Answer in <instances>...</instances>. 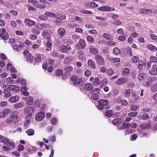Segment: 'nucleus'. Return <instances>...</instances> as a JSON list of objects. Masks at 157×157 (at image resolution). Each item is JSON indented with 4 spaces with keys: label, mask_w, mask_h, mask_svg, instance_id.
<instances>
[{
    "label": "nucleus",
    "mask_w": 157,
    "mask_h": 157,
    "mask_svg": "<svg viewBox=\"0 0 157 157\" xmlns=\"http://www.w3.org/2000/svg\"><path fill=\"white\" fill-rule=\"evenodd\" d=\"M109 101L107 100L102 99L99 100L98 101V105L97 106L99 110H101L105 109H108L109 108V107L108 105L109 104Z\"/></svg>",
    "instance_id": "1"
},
{
    "label": "nucleus",
    "mask_w": 157,
    "mask_h": 157,
    "mask_svg": "<svg viewBox=\"0 0 157 157\" xmlns=\"http://www.w3.org/2000/svg\"><path fill=\"white\" fill-rule=\"evenodd\" d=\"M71 80L75 86L80 87L83 86L84 83L82 78H79L75 75L72 76Z\"/></svg>",
    "instance_id": "2"
},
{
    "label": "nucleus",
    "mask_w": 157,
    "mask_h": 157,
    "mask_svg": "<svg viewBox=\"0 0 157 157\" xmlns=\"http://www.w3.org/2000/svg\"><path fill=\"white\" fill-rule=\"evenodd\" d=\"M95 60L97 63L100 66H103L105 64L104 59L100 55H96L95 56Z\"/></svg>",
    "instance_id": "3"
},
{
    "label": "nucleus",
    "mask_w": 157,
    "mask_h": 157,
    "mask_svg": "<svg viewBox=\"0 0 157 157\" xmlns=\"http://www.w3.org/2000/svg\"><path fill=\"white\" fill-rule=\"evenodd\" d=\"M86 45L85 41L82 39H80L79 40V43L76 45V47L79 49H83L85 48Z\"/></svg>",
    "instance_id": "4"
},
{
    "label": "nucleus",
    "mask_w": 157,
    "mask_h": 157,
    "mask_svg": "<svg viewBox=\"0 0 157 157\" xmlns=\"http://www.w3.org/2000/svg\"><path fill=\"white\" fill-rule=\"evenodd\" d=\"M45 116V114L44 112H40L36 115L35 119L37 121H41L43 120Z\"/></svg>",
    "instance_id": "5"
},
{
    "label": "nucleus",
    "mask_w": 157,
    "mask_h": 157,
    "mask_svg": "<svg viewBox=\"0 0 157 157\" xmlns=\"http://www.w3.org/2000/svg\"><path fill=\"white\" fill-rule=\"evenodd\" d=\"M2 88L5 90H3V93L5 94L3 97L4 98H8L11 96V91L8 89H6V86L4 85Z\"/></svg>",
    "instance_id": "6"
},
{
    "label": "nucleus",
    "mask_w": 157,
    "mask_h": 157,
    "mask_svg": "<svg viewBox=\"0 0 157 157\" xmlns=\"http://www.w3.org/2000/svg\"><path fill=\"white\" fill-rule=\"evenodd\" d=\"M149 73L151 75H157V65H153L152 70L149 71Z\"/></svg>",
    "instance_id": "7"
},
{
    "label": "nucleus",
    "mask_w": 157,
    "mask_h": 157,
    "mask_svg": "<svg viewBox=\"0 0 157 157\" xmlns=\"http://www.w3.org/2000/svg\"><path fill=\"white\" fill-rule=\"evenodd\" d=\"M127 82L128 80L126 78H121L116 81V84L117 85H120L125 83Z\"/></svg>",
    "instance_id": "8"
},
{
    "label": "nucleus",
    "mask_w": 157,
    "mask_h": 157,
    "mask_svg": "<svg viewBox=\"0 0 157 157\" xmlns=\"http://www.w3.org/2000/svg\"><path fill=\"white\" fill-rule=\"evenodd\" d=\"M139 12L140 13L144 14H150L152 13V11L151 10L145 9H140L139 10Z\"/></svg>",
    "instance_id": "9"
},
{
    "label": "nucleus",
    "mask_w": 157,
    "mask_h": 157,
    "mask_svg": "<svg viewBox=\"0 0 157 157\" xmlns=\"http://www.w3.org/2000/svg\"><path fill=\"white\" fill-rule=\"evenodd\" d=\"M90 81L92 82L93 84L95 86L98 85L100 82V80L97 77L94 78L93 77H91L90 78Z\"/></svg>",
    "instance_id": "10"
},
{
    "label": "nucleus",
    "mask_w": 157,
    "mask_h": 157,
    "mask_svg": "<svg viewBox=\"0 0 157 157\" xmlns=\"http://www.w3.org/2000/svg\"><path fill=\"white\" fill-rule=\"evenodd\" d=\"M46 50L48 51H50L52 48V44L50 40H48L45 44Z\"/></svg>",
    "instance_id": "11"
},
{
    "label": "nucleus",
    "mask_w": 157,
    "mask_h": 157,
    "mask_svg": "<svg viewBox=\"0 0 157 157\" xmlns=\"http://www.w3.org/2000/svg\"><path fill=\"white\" fill-rule=\"evenodd\" d=\"M25 22L30 26H33L35 24V22L28 18H25Z\"/></svg>",
    "instance_id": "12"
},
{
    "label": "nucleus",
    "mask_w": 157,
    "mask_h": 157,
    "mask_svg": "<svg viewBox=\"0 0 157 157\" xmlns=\"http://www.w3.org/2000/svg\"><path fill=\"white\" fill-rule=\"evenodd\" d=\"M90 53L93 55H96L97 54L98 52V49L94 48L92 46H90Z\"/></svg>",
    "instance_id": "13"
},
{
    "label": "nucleus",
    "mask_w": 157,
    "mask_h": 157,
    "mask_svg": "<svg viewBox=\"0 0 157 157\" xmlns=\"http://www.w3.org/2000/svg\"><path fill=\"white\" fill-rule=\"evenodd\" d=\"M5 144L7 146H10L12 148H14L15 147V144L13 142L10 141L7 138V139H6Z\"/></svg>",
    "instance_id": "14"
},
{
    "label": "nucleus",
    "mask_w": 157,
    "mask_h": 157,
    "mask_svg": "<svg viewBox=\"0 0 157 157\" xmlns=\"http://www.w3.org/2000/svg\"><path fill=\"white\" fill-rule=\"evenodd\" d=\"M93 86L91 83H86L83 85V88L86 90H90L93 88Z\"/></svg>",
    "instance_id": "15"
},
{
    "label": "nucleus",
    "mask_w": 157,
    "mask_h": 157,
    "mask_svg": "<svg viewBox=\"0 0 157 157\" xmlns=\"http://www.w3.org/2000/svg\"><path fill=\"white\" fill-rule=\"evenodd\" d=\"M61 49L63 52H65L71 49V47L69 45L65 46L61 45L60 46Z\"/></svg>",
    "instance_id": "16"
},
{
    "label": "nucleus",
    "mask_w": 157,
    "mask_h": 157,
    "mask_svg": "<svg viewBox=\"0 0 157 157\" xmlns=\"http://www.w3.org/2000/svg\"><path fill=\"white\" fill-rule=\"evenodd\" d=\"M66 32V30L62 28H59L57 31L59 35L61 36H63L65 34Z\"/></svg>",
    "instance_id": "17"
},
{
    "label": "nucleus",
    "mask_w": 157,
    "mask_h": 157,
    "mask_svg": "<svg viewBox=\"0 0 157 157\" xmlns=\"http://www.w3.org/2000/svg\"><path fill=\"white\" fill-rule=\"evenodd\" d=\"M151 127V125L149 123L142 124L140 125V127L142 129H147Z\"/></svg>",
    "instance_id": "18"
},
{
    "label": "nucleus",
    "mask_w": 157,
    "mask_h": 157,
    "mask_svg": "<svg viewBox=\"0 0 157 157\" xmlns=\"http://www.w3.org/2000/svg\"><path fill=\"white\" fill-rule=\"evenodd\" d=\"M43 35L44 38L48 39V40H50L51 35L46 30H44L43 32Z\"/></svg>",
    "instance_id": "19"
},
{
    "label": "nucleus",
    "mask_w": 157,
    "mask_h": 157,
    "mask_svg": "<svg viewBox=\"0 0 157 157\" xmlns=\"http://www.w3.org/2000/svg\"><path fill=\"white\" fill-rule=\"evenodd\" d=\"M122 120L120 118H116L114 119L112 121V123L114 125H117L121 124Z\"/></svg>",
    "instance_id": "20"
},
{
    "label": "nucleus",
    "mask_w": 157,
    "mask_h": 157,
    "mask_svg": "<svg viewBox=\"0 0 157 157\" xmlns=\"http://www.w3.org/2000/svg\"><path fill=\"white\" fill-rule=\"evenodd\" d=\"M19 99V97L17 95H15L11 98L9 99V101L11 103L15 102Z\"/></svg>",
    "instance_id": "21"
},
{
    "label": "nucleus",
    "mask_w": 157,
    "mask_h": 157,
    "mask_svg": "<svg viewBox=\"0 0 157 157\" xmlns=\"http://www.w3.org/2000/svg\"><path fill=\"white\" fill-rule=\"evenodd\" d=\"M9 89L10 90H11L14 92H16L19 91V87L14 85H11L9 86Z\"/></svg>",
    "instance_id": "22"
},
{
    "label": "nucleus",
    "mask_w": 157,
    "mask_h": 157,
    "mask_svg": "<svg viewBox=\"0 0 157 157\" xmlns=\"http://www.w3.org/2000/svg\"><path fill=\"white\" fill-rule=\"evenodd\" d=\"M147 48L153 52H155L157 50L156 47L151 44H148L147 46Z\"/></svg>",
    "instance_id": "23"
},
{
    "label": "nucleus",
    "mask_w": 157,
    "mask_h": 157,
    "mask_svg": "<svg viewBox=\"0 0 157 157\" xmlns=\"http://www.w3.org/2000/svg\"><path fill=\"white\" fill-rule=\"evenodd\" d=\"M87 63L88 66L94 69L95 68V65L92 60L91 59H89Z\"/></svg>",
    "instance_id": "24"
},
{
    "label": "nucleus",
    "mask_w": 157,
    "mask_h": 157,
    "mask_svg": "<svg viewBox=\"0 0 157 157\" xmlns=\"http://www.w3.org/2000/svg\"><path fill=\"white\" fill-rule=\"evenodd\" d=\"M34 111V108L32 107H28L25 109V112L26 113H32Z\"/></svg>",
    "instance_id": "25"
},
{
    "label": "nucleus",
    "mask_w": 157,
    "mask_h": 157,
    "mask_svg": "<svg viewBox=\"0 0 157 157\" xmlns=\"http://www.w3.org/2000/svg\"><path fill=\"white\" fill-rule=\"evenodd\" d=\"M100 92V90L99 88H95L91 91V95L98 96V94Z\"/></svg>",
    "instance_id": "26"
},
{
    "label": "nucleus",
    "mask_w": 157,
    "mask_h": 157,
    "mask_svg": "<svg viewBox=\"0 0 157 157\" xmlns=\"http://www.w3.org/2000/svg\"><path fill=\"white\" fill-rule=\"evenodd\" d=\"M42 55L36 54L35 56L34 60L37 63L40 62L42 59Z\"/></svg>",
    "instance_id": "27"
},
{
    "label": "nucleus",
    "mask_w": 157,
    "mask_h": 157,
    "mask_svg": "<svg viewBox=\"0 0 157 157\" xmlns=\"http://www.w3.org/2000/svg\"><path fill=\"white\" fill-rule=\"evenodd\" d=\"M147 77V75L145 73H140L138 76V79L140 81L142 80L144 78Z\"/></svg>",
    "instance_id": "28"
},
{
    "label": "nucleus",
    "mask_w": 157,
    "mask_h": 157,
    "mask_svg": "<svg viewBox=\"0 0 157 157\" xmlns=\"http://www.w3.org/2000/svg\"><path fill=\"white\" fill-rule=\"evenodd\" d=\"M18 113L17 111H13L11 114L10 117L13 119L14 120L17 119Z\"/></svg>",
    "instance_id": "29"
},
{
    "label": "nucleus",
    "mask_w": 157,
    "mask_h": 157,
    "mask_svg": "<svg viewBox=\"0 0 157 157\" xmlns=\"http://www.w3.org/2000/svg\"><path fill=\"white\" fill-rule=\"evenodd\" d=\"M27 61L29 63H30L33 61V56L31 54H29L27 57Z\"/></svg>",
    "instance_id": "30"
},
{
    "label": "nucleus",
    "mask_w": 157,
    "mask_h": 157,
    "mask_svg": "<svg viewBox=\"0 0 157 157\" xmlns=\"http://www.w3.org/2000/svg\"><path fill=\"white\" fill-rule=\"evenodd\" d=\"M44 15L49 17H55L56 15L54 13L50 12H46L44 13Z\"/></svg>",
    "instance_id": "31"
},
{
    "label": "nucleus",
    "mask_w": 157,
    "mask_h": 157,
    "mask_svg": "<svg viewBox=\"0 0 157 157\" xmlns=\"http://www.w3.org/2000/svg\"><path fill=\"white\" fill-rule=\"evenodd\" d=\"M33 98L31 97H28V99H27V103L28 105H31L33 104Z\"/></svg>",
    "instance_id": "32"
},
{
    "label": "nucleus",
    "mask_w": 157,
    "mask_h": 157,
    "mask_svg": "<svg viewBox=\"0 0 157 157\" xmlns=\"http://www.w3.org/2000/svg\"><path fill=\"white\" fill-rule=\"evenodd\" d=\"M128 115L129 117H135L137 115L138 112L136 111H134L128 113Z\"/></svg>",
    "instance_id": "33"
},
{
    "label": "nucleus",
    "mask_w": 157,
    "mask_h": 157,
    "mask_svg": "<svg viewBox=\"0 0 157 157\" xmlns=\"http://www.w3.org/2000/svg\"><path fill=\"white\" fill-rule=\"evenodd\" d=\"M27 135L29 136H33L34 134V131L33 129H29L26 131Z\"/></svg>",
    "instance_id": "34"
},
{
    "label": "nucleus",
    "mask_w": 157,
    "mask_h": 157,
    "mask_svg": "<svg viewBox=\"0 0 157 157\" xmlns=\"http://www.w3.org/2000/svg\"><path fill=\"white\" fill-rule=\"evenodd\" d=\"M129 69L128 68H125L123 70L122 75H126L129 74Z\"/></svg>",
    "instance_id": "35"
},
{
    "label": "nucleus",
    "mask_w": 157,
    "mask_h": 157,
    "mask_svg": "<svg viewBox=\"0 0 157 157\" xmlns=\"http://www.w3.org/2000/svg\"><path fill=\"white\" fill-rule=\"evenodd\" d=\"M131 94V91L129 89H127L125 90L124 95L126 98H128Z\"/></svg>",
    "instance_id": "36"
},
{
    "label": "nucleus",
    "mask_w": 157,
    "mask_h": 157,
    "mask_svg": "<svg viewBox=\"0 0 157 157\" xmlns=\"http://www.w3.org/2000/svg\"><path fill=\"white\" fill-rule=\"evenodd\" d=\"M73 67L70 66H67L65 67V70L67 72H70L71 71L73 70Z\"/></svg>",
    "instance_id": "37"
},
{
    "label": "nucleus",
    "mask_w": 157,
    "mask_h": 157,
    "mask_svg": "<svg viewBox=\"0 0 157 157\" xmlns=\"http://www.w3.org/2000/svg\"><path fill=\"white\" fill-rule=\"evenodd\" d=\"M144 62L142 61H139L138 64V67L139 69L140 70H142Z\"/></svg>",
    "instance_id": "38"
},
{
    "label": "nucleus",
    "mask_w": 157,
    "mask_h": 157,
    "mask_svg": "<svg viewBox=\"0 0 157 157\" xmlns=\"http://www.w3.org/2000/svg\"><path fill=\"white\" fill-rule=\"evenodd\" d=\"M151 90L152 92H155L157 90V83H154L152 86Z\"/></svg>",
    "instance_id": "39"
},
{
    "label": "nucleus",
    "mask_w": 157,
    "mask_h": 157,
    "mask_svg": "<svg viewBox=\"0 0 157 157\" xmlns=\"http://www.w3.org/2000/svg\"><path fill=\"white\" fill-rule=\"evenodd\" d=\"M113 52L115 55H118L120 53V50L119 48L116 47L113 49Z\"/></svg>",
    "instance_id": "40"
},
{
    "label": "nucleus",
    "mask_w": 157,
    "mask_h": 157,
    "mask_svg": "<svg viewBox=\"0 0 157 157\" xmlns=\"http://www.w3.org/2000/svg\"><path fill=\"white\" fill-rule=\"evenodd\" d=\"M139 118H141L143 120H146L149 117V115L147 114H143L142 117L141 116L138 117Z\"/></svg>",
    "instance_id": "41"
},
{
    "label": "nucleus",
    "mask_w": 157,
    "mask_h": 157,
    "mask_svg": "<svg viewBox=\"0 0 157 157\" xmlns=\"http://www.w3.org/2000/svg\"><path fill=\"white\" fill-rule=\"evenodd\" d=\"M103 36L105 39L109 40H111L112 39V38L108 34L104 33L103 34Z\"/></svg>",
    "instance_id": "42"
},
{
    "label": "nucleus",
    "mask_w": 157,
    "mask_h": 157,
    "mask_svg": "<svg viewBox=\"0 0 157 157\" xmlns=\"http://www.w3.org/2000/svg\"><path fill=\"white\" fill-rule=\"evenodd\" d=\"M153 81V80L151 78H149L148 79L147 81L146 82V86L147 87L149 86L151 84Z\"/></svg>",
    "instance_id": "43"
},
{
    "label": "nucleus",
    "mask_w": 157,
    "mask_h": 157,
    "mask_svg": "<svg viewBox=\"0 0 157 157\" xmlns=\"http://www.w3.org/2000/svg\"><path fill=\"white\" fill-rule=\"evenodd\" d=\"M105 114L107 117H111L113 114V111L111 110H108L105 112Z\"/></svg>",
    "instance_id": "44"
},
{
    "label": "nucleus",
    "mask_w": 157,
    "mask_h": 157,
    "mask_svg": "<svg viewBox=\"0 0 157 157\" xmlns=\"http://www.w3.org/2000/svg\"><path fill=\"white\" fill-rule=\"evenodd\" d=\"M86 39L89 42L93 43L94 41V38L90 36H87L86 37Z\"/></svg>",
    "instance_id": "45"
},
{
    "label": "nucleus",
    "mask_w": 157,
    "mask_h": 157,
    "mask_svg": "<svg viewBox=\"0 0 157 157\" xmlns=\"http://www.w3.org/2000/svg\"><path fill=\"white\" fill-rule=\"evenodd\" d=\"M120 60L118 58H111L110 59V61L113 63H116L120 61Z\"/></svg>",
    "instance_id": "46"
},
{
    "label": "nucleus",
    "mask_w": 157,
    "mask_h": 157,
    "mask_svg": "<svg viewBox=\"0 0 157 157\" xmlns=\"http://www.w3.org/2000/svg\"><path fill=\"white\" fill-rule=\"evenodd\" d=\"M139 108V106L137 105H134L131 107V109L132 111L137 110Z\"/></svg>",
    "instance_id": "47"
},
{
    "label": "nucleus",
    "mask_w": 157,
    "mask_h": 157,
    "mask_svg": "<svg viewBox=\"0 0 157 157\" xmlns=\"http://www.w3.org/2000/svg\"><path fill=\"white\" fill-rule=\"evenodd\" d=\"M57 120L56 117H53L51 121V123L52 125H56L57 123Z\"/></svg>",
    "instance_id": "48"
},
{
    "label": "nucleus",
    "mask_w": 157,
    "mask_h": 157,
    "mask_svg": "<svg viewBox=\"0 0 157 157\" xmlns=\"http://www.w3.org/2000/svg\"><path fill=\"white\" fill-rule=\"evenodd\" d=\"M106 11H111L115 10V9L113 7H111L109 6H105Z\"/></svg>",
    "instance_id": "49"
},
{
    "label": "nucleus",
    "mask_w": 157,
    "mask_h": 157,
    "mask_svg": "<svg viewBox=\"0 0 157 157\" xmlns=\"http://www.w3.org/2000/svg\"><path fill=\"white\" fill-rule=\"evenodd\" d=\"M80 12L81 13H85V14H93L92 12L90 11L86 10H81L80 11Z\"/></svg>",
    "instance_id": "50"
},
{
    "label": "nucleus",
    "mask_w": 157,
    "mask_h": 157,
    "mask_svg": "<svg viewBox=\"0 0 157 157\" xmlns=\"http://www.w3.org/2000/svg\"><path fill=\"white\" fill-rule=\"evenodd\" d=\"M114 73L113 70L111 69H109L106 71V73L109 76L113 75Z\"/></svg>",
    "instance_id": "51"
},
{
    "label": "nucleus",
    "mask_w": 157,
    "mask_h": 157,
    "mask_svg": "<svg viewBox=\"0 0 157 157\" xmlns=\"http://www.w3.org/2000/svg\"><path fill=\"white\" fill-rule=\"evenodd\" d=\"M107 44L109 46H115L116 45V43L113 41H109L107 42Z\"/></svg>",
    "instance_id": "52"
},
{
    "label": "nucleus",
    "mask_w": 157,
    "mask_h": 157,
    "mask_svg": "<svg viewBox=\"0 0 157 157\" xmlns=\"http://www.w3.org/2000/svg\"><path fill=\"white\" fill-rule=\"evenodd\" d=\"M31 32L32 33L36 35H38L40 33V32L39 30L35 29H32Z\"/></svg>",
    "instance_id": "53"
},
{
    "label": "nucleus",
    "mask_w": 157,
    "mask_h": 157,
    "mask_svg": "<svg viewBox=\"0 0 157 157\" xmlns=\"http://www.w3.org/2000/svg\"><path fill=\"white\" fill-rule=\"evenodd\" d=\"M113 24L114 25H119L122 24V22L119 20H115L113 21L112 22Z\"/></svg>",
    "instance_id": "54"
},
{
    "label": "nucleus",
    "mask_w": 157,
    "mask_h": 157,
    "mask_svg": "<svg viewBox=\"0 0 157 157\" xmlns=\"http://www.w3.org/2000/svg\"><path fill=\"white\" fill-rule=\"evenodd\" d=\"M56 74L57 75L60 76L63 74V71L60 69H58L56 71Z\"/></svg>",
    "instance_id": "55"
},
{
    "label": "nucleus",
    "mask_w": 157,
    "mask_h": 157,
    "mask_svg": "<svg viewBox=\"0 0 157 157\" xmlns=\"http://www.w3.org/2000/svg\"><path fill=\"white\" fill-rule=\"evenodd\" d=\"M122 125L123 126V129L128 128L130 127V124L127 123H123Z\"/></svg>",
    "instance_id": "56"
},
{
    "label": "nucleus",
    "mask_w": 157,
    "mask_h": 157,
    "mask_svg": "<svg viewBox=\"0 0 157 157\" xmlns=\"http://www.w3.org/2000/svg\"><path fill=\"white\" fill-rule=\"evenodd\" d=\"M150 36L152 40L157 42V36L151 34H150Z\"/></svg>",
    "instance_id": "57"
},
{
    "label": "nucleus",
    "mask_w": 157,
    "mask_h": 157,
    "mask_svg": "<svg viewBox=\"0 0 157 157\" xmlns=\"http://www.w3.org/2000/svg\"><path fill=\"white\" fill-rule=\"evenodd\" d=\"M41 29H43L44 28H48L49 27V25L47 24H41Z\"/></svg>",
    "instance_id": "58"
},
{
    "label": "nucleus",
    "mask_w": 157,
    "mask_h": 157,
    "mask_svg": "<svg viewBox=\"0 0 157 157\" xmlns=\"http://www.w3.org/2000/svg\"><path fill=\"white\" fill-rule=\"evenodd\" d=\"M139 60V59L137 56H133L132 58V61L134 63H137Z\"/></svg>",
    "instance_id": "59"
},
{
    "label": "nucleus",
    "mask_w": 157,
    "mask_h": 157,
    "mask_svg": "<svg viewBox=\"0 0 157 157\" xmlns=\"http://www.w3.org/2000/svg\"><path fill=\"white\" fill-rule=\"evenodd\" d=\"M72 38L75 40H78L80 39V37L77 35H73L72 36Z\"/></svg>",
    "instance_id": "60"
},
{
    "label": "nucleus",
    "mask_w": 157,
    "mask_h": 157,
    "mask_svg": "<svg viewBox=\"0 0 157 157\" xmlns=\"http://www.w3.org/2000/svg\"><path fill=\"white\" fill-rule=\"evenodd\" d=\"M30 124V121L29 120H26L24 124V127L27 128Z\"/></svg>",
    "instance_id": "61"
},
{
    "label": "nucleus",
    "mask_w": 157,
    "mask_h": 157,
    "mask_svg": "<svg viewBox=\"0 0 157 157\" xmlns=\"http://www.w3.org/2000/svg\"><path fill=\"white\" fill-rule=\"evenodd\" d=\"M37 38V36L33 34H31L29 37L30 39L33 40H36Z\"/></svg>",
    "instance_id": "62"
},
{
    "label": "nucleus",
    "mask_w": 157,
    "mask_h": 157,
    "mask_svg": "<svg viewBox=\"0 0 157 157\" xmlns=\"http://www.w3.org/2000/svg\"><path fill=\"white\" fill-rule=\"evenodd\" d=\"M14 121L13 119L11 117L8 118L6 120V122L8 124H10L13 122Z\"/></svg>",
    "instance_id": "63"
},
{
    "label": "nucleus",
    "mask_w": 157,
    "mask_h": 157,
    "mask_svg": "<svg viewBox=\"0 0 157 157\" xmlns=\"http://www.w3.org/2000/svg\"><path fill=\"white\" fill-rule=\"evenodd\" d=\"M150 59L151 62H157V58L155 56H151Z\"/></svg>",
    "instance_id": "64"
}]
</instances>
